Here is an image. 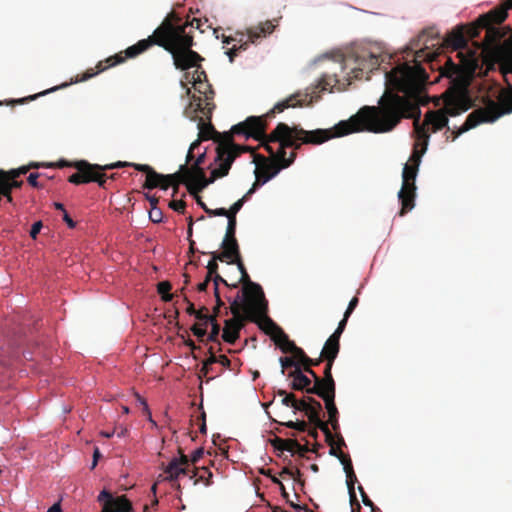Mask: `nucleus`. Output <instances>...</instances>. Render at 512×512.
Wrapping results in <instances>:
<instances>
[{"mask_svg": "<svg viewBox=\"0 0 512 512\" xmlns=\"http://www.w3.org/2000/svg\"><path fill=\"white\" fill-rule=\"evenodd\" d=\"M298 95L278 102L269 112L261 116H249L244 121L231 128L230 135H243L246 139L252 138L260 142L268 154H273V141H270V133L267 134L268 120L276 113H281L290 107L302 106V101L297 99Z\"/></svg>", "mask_w": 512, "mask_h": 512, "instance_id": "5", "label": "nucleus"}, {"mask_svg": "<svg viewBox=\"0 0 512 512\" xmlns=\"http://www.w3.org/2000/svg\"><path fill=\"white\" fill-rule=\"evenodd\" d=\"M345 473H346V482H347V488L350 496V501H356V493H355V482L357 481L356 474L353 469L352 463L345 464Z\"/></svg>", "mask_w": 512, "mask_h": 512, "instance_id": "31", "label": "nucleus"}, {"mask_svg": "<svg viewBox=\"0 0 512 512\" xmlns=\"http://www.w3.org/2000/svg\"><path fill=\"white\" fill-rule=\"evenodd\" d=\"M207 313H208V309L205 306H203L199 310H197V312L194 315L196 317V319L201 322L200 324H203V326H205Z\"/></svg>", "mask_w": 512, "mask_h": 512, "instance_id": "56", "label": "nucleus"}, {"mask_svg": "<svg viewBox=\"0 0 512 512\" xmlns=\"http://www.w3.org/2000/svg\"><path fill=\"white\" fill-rule=\"evenodd\" d=\"M325 440H326L327 444L330 446V454L339 459L340 452H342L341 447L345 446V441H344L343 437L341 435L338 436L337 446H335L336 442H335L334 435L332 433H331V438L328 439L325 436Z\"/></svg>", "mask_w": 512, "mask_h": 512, "instance_id": "37", "label": "nucleus"}, {"mask_svg": "<svg viewBox=\"0 0 512 512\" xmlns=\"http://www.w3.org/2000/svg\"><path fill=\"white\" fill-rule=\"evenodd\" d=\"M302 371L307 373L309 376H311L313 387L311 388L310 392L311 394L318 395L321 392L320 389V376L317 375V373L310 367L305 366L301 367Z\"/></svg>", "mask_w": 512, "mask_h": 512, "instance_id": "38", "label": "nucleus"}, {"mask_svg": "<svg viewBox=\"0 0 512 512\" xmlns=\"http://www.w3.org/2000/svg\"><path fill=\"white\" fill-rule=\"evenodd\" d=\"M169 207L176 212L184 213L186 203L183 200H174L170 202Z\"/></svg>", "mask_w": 512, "mask_h": 512, "instance_id": "54", "label": "nucleus"}, {"mask_svg": "<svg viewBox=\"0 0 512 512\" xmlns=\"http://www.w3.org/2000/svg\"><path fill=\"white\" fill-rule=\"evenodd\" d=\"M340 351V339L334 336H330L320 353L324 361L334 362Z\"/></svg>", "mask_w": 512, "mask_h": 512, "instance_id": "25", "label": "nucleus"}, {"mask_svg": "<svg viewBox=\"0 0 512 512\" xmlns=\"http://www.w3.org/2000/svg\"><path fill=\"white\" fill-rule=\"evenodd\" d=\"M209 358L203 362V365L211 367L212 364L218 362V356L215 355L213 347L208 349Z\"/></svg>", "mask_w": 512, "mask_h": 512, "instance_id": "59", "label": "nucleus"}, {"mask_svg": "<svg viewBox=\"0 0 512 512\" xmlns=\"http://www.w3.org/2000/svg\"><path fill=\"white\" fill-rule=\"evenodd\" d=\"M191 331L193 332V334L199 338L201 341H203V338L206 336L207 334V331H206V326H203V324H194L192 327H191Z\"/></svg>", "mask_w": 512, "mask_h": 512, "instance_id": "50", "label": "nucleus"}, {"mask_svg": "<svg viewBox=\"0 0 512 512\" xmlns=\"http://www.w3.org/2000/svg\"><path fill=\"white\" fill-rule=\"evenodd\" d=\"M228 300L230 301L229 309L233 317L225 321L222 338L225 342L234 344L240 337V331L244 326L243 322L246 320L245 306L242 303L240 293L233 300H230V298Z\"/></svg>", "mask_w": 512, "mask_h": 512, "instance_id": "15", "label": "nucleus"}, {"mask_svg": "<svg viewBox=\"0 0 512 512\" xmlns=\"http://www.w3.org/2000/svg\"><path fill=\"white\" fill-rule=\"evenodd\" d=\"M43 227V224L41 221H37L35 222L32 227H31V230H30V236L31 238L33 239H36L37 235L40 233L41 229Z\"/></svg>", "mask_w": 512, "mask_h": 512, "instance_id": "62", "label": "nucleus"}, {"mask_svg": "<svg viewBox=\"0 0 512 512\" xmlns=\"http://www.w3.org/2000/svg\"><path fill=\"white\" fill-rule=\"evenodd\" d=\"M278 23L279 19L275 18L272 20H266L256 26L248 28L246 34L243 32H236L234 38H236L235 42H238L239 46L234 45L227 51L230 62H233L234 57L237 55L238 51L247 49L249 42L255 43L258 39L272 34L275 28L278 26Z\"/></svg>", "mask_w": 512, "mask_h": 512, "instance_id": "12", "label": "nucleus"}, {"mask_svg": "<svg viewBox=\"0 0 512 512\" xmlns=\"http://www.w3.org/2000/svg\"><path fill=\"white\" fill-rule=\"evenodd\" d=\"M22 184L23 181H18L17 178L12 179L6 171L0 170V185L2 188V192L4 193V197H6L9 202H12V189L20 188Z\"/></svg>", "mask_w": 512, "mask_h": 512, "instance_id": "26", "label": "nucleus"}, {"mask_svg": "<svg viewBox=\"0 0 512 512\" xmlns=\"http://www.w3.org/2000/svg\"><path fill=\"white\" fill-rule=\"evenodd\" d=\"M200 146V141L199 140H196L194 141L193 143H191L190 147H189V150H188V153L186 155V161H185V164L188 166L189 164L191 165V163H193V161L195 160V157H194V150L196 148H198Z\"/></svg>", "mask_w": 512, "mask_h": 512, "instance_id": "49", "label": "nucleus"}, {"mask_svg": "<svg viewBox=\"0 0 512 512\" xmlns=\"http://www.w3.org/2000/svg\"><path fill=\"white\" fill-rule=\"evenodd\" d=\"M473 70H474L473 67H469L468 74H467V82L463 79L458 80L457 77L459 75L460 68L458 65L453 63V61L450 58H447L445 65L440 68V74H441V76H445V77L453 79V83L451 86H453L454 84L459 83V82H464L467 85V83L469 84V80H470V76H471L470 74H471V72H473Z\"/></svg>", "mask_w": 512, "mask_h": 512, "instance_id": "24", "label": "nucleus"}, {"mask_svg": "<svg viewBox=\"0 0 512 512\" xmlns=\"http://www.w3.org/2000/svg\"><path fill=\"white\" fill-rule=\"evenodd\" d=\"M421 142L423 144V149L419 150L417 148V145H415V147L413 149V152H412L411 156L409 157V160H408L407 164L415 165V166L419 167V165L421 163V158H422L423 154L425 153V151L427 149V145H425L423 141H421Z\"/></svg>", "mask_w": 512, "mask_h": 512, "instance_id": "41", "label": "nucleus"}, {"mask_svg": "<svg viewBox=\"0 0 512 512\" xmlns=\"http://www.w3.org/2000/svg\"><path fill=\"white\" fill-rule=\"evenodd\" d=\"M244 152H252V148L235 144L232 136L225 134L223 141L216 147L214 163L217 167L211 171L209 178L206 177L202 166H195L194 163L190 166L180 165L179 170L171 177L176 178L178 187L180 184H185L190 194H198L215 180L227 176L235 159Z\"/></svg>", "mask_w": 512, "mask_h": 512, "instance_id": "3", "label": "nucleus"}, {"mask_svg": "<svg viewBox=\"0 0 512 512\" xmlns=\"http://www.w3.org/2000/svg\"><path fill=\"white\" fill-rule=\"evenodd\" d=\"M317 396L324 401L329 416L328 422L331 424L332 429L337 431L339 429V412L335 404L336 392H320Z\"/></svg>", "mask_w": 512, "mask_h": 512, "instance_id": "23", "label": "nucleus"}, {"mask_svg": "<svg viewBox=\"0 0 512 512\" xmlns=\"http://www.w3.org/2000/svg\"><path fill=\"white\" fill-rule=\"evenodd\" d=\"M398 97L386 96L381 107L364 106L347 121H341L332 129L305 130L299 127L297 138L302 143L320 145L334 137H342L350 133L369 131L386 133L393 130L401 121L400 102Z\"/></svg>", "mask_w": 512, "mask_h": 512, "instance_id": "2", "label": "nucleus"}, {"mask_svg": "<svg viewBox=\"0 0 512 512\" xmlns=\"http://www.w3.org/2000/svg\"><path fill=\"white\" fill-rule=\"evenodd\" d=\"M480 29H484L483 27L480 26L479 22L477 21V24L474 25V26H471L468 31H467V34H468V37L473 39V38H476L478 35H479V30Z\"/></svg>", "mask_w": 512, "mask_h": 512, "instance_id": "63", "label": "nucleus"}, {"mask_svg": "<svg viewBox=\"0 0 512 512\" xmlns=\"http://www.w3.org/2000/svg\"><path fill=\"white\" fill-rule=\"evenodd\" d=\"M188 26L199 28L200 20L193 18L190 23L182 22L181 17L174 12L166 16V33L162 48L171 54L175 68L182 71L198 66L204 60L192 50L194 40L190 32L186 31Z\"/></svg>", "mask_w": 512, "mask_h": 512, "instance_id": "4", "label": "nucleus"}, {"mask_svg": "<svg viewBox=\"0 0 512 512\" xmlns=\"http://www.w3.org/2000/svg\"><path fill=\"white\" fill-rule=\"evenodd\" d=\"M512 112V90L500 93L498 102L488 99L484 107H480L471 112L463 125L458 130L451 131V140L455 141L461 134L475 128L482 123H491L496 121L504 114Z\"/></svg>", "mask_w": 512, "mask_h": 512, "instance_id": "7", "label": "nucleus"}, {"mask_svg": "<svg viewBox=\"0 0 512 512\" xmlns=\"http://www.w3.org/2000/svg\"><path fill=\"white\" fill-rule=\"evenodd\" d=\"M166 18L162 21V23L154 30L153 34L148 36L146 39H142L138 41L136 44L128 47L124 52L117 53L113 56L108 57L104 61L98 62L96 68L97 71H94V69L90 68L86 70L84 74H82L81 77L76 76L74 80L71 81V83H78L82 81H86L95 75H97L100 72L105 71L109 67H113L115 65L123 63L127 58H135L138 55L144 53L149 48H151L153 45H157L162 47L164 44V36L166 33Z\"/></svg>", "mask_w": 512, "mask_h": 512, "instance_id": "6", "label": "nucleus"}, {"mask_svg": "<svg viewBox=\"0 0 512 512\" xmlns=\"http://www.w3.org/2000/svg\"><path fill=\"white\" fill-rule=\"evenodd\" d=\"M191 479L195 478L194 484L203 483L205 486H210L213 484V474L212 472L206 468H194L192 475L190 476Z\"/></svg>", "mask_w": 512, "mask_h": 512, "instance_id": "29", "label": "nucleus"}, {"mask_svg": "<svg viewBox=\"0 0 512 512\" xmlns=\"http://www.w3.org/2000/svg\"><path fill=\"white\" fill-rule=\"evenodd\" d=\"M197 69L192 74L193 85L208 83L207 74L204 70L200 69V65L196 66Z\"/></svg>", "mask_w": 512, "mask_h": 512, "instance_id": "44", "label": "nucleus"}, {"mask_svg": "<svg viewBox=\"0 0 512 512\" xmlns=\"http://www.w3.org/2000/svg\"><path fill=\"white\" fill-rule=\"evenodd\" d=\"M31 167L38 168L39 165L38 164H31L29 166H22V167H20L18 169H12V170L8 171L7 174L10 175V178L16 179L20 175L26 174Z\"/></svg>", "mask_w": 512, "mask_h": 512, "instance_id": "45", "label": "nucleus"}, {"mask_svg": "<svg viewBox=\"0 0 512 512\" xmlns=\"http://www.w3.org/2000/svg\"><path fill=\"white\" fill-rule=\"evenodd\" d=\"M288 377L292 379L290 383L291 389L312 395L310 392L313 387L312 379L304 374L301 367H296V369L290 371Z\"/></svg>", "mask_w": 512, "mask_h": 512, "instance_id": "21", "label": "nucleus"}, {"mask_svg": "<svg viewBox=\"0 0 512 512\" xmlns=\"http://www.w3.org/2000/svg\"><path fill=\"white\" fill-rule=\"evenodd\" d=\"M228 224L226 228L225 237L222 241V252L219 258H230L233 255H238L239 245L236 239V225L237 220L233 217H227Z\"/></svg>", "mask_w": 512, "mask_h": 512, "instance_id": "18", "label": "nucleus"}, {"mask_svg": "<svg viewBox=\"0 0 512 512\" xmlns=\"http://www.w3.org/2000/svg\"><path fill=\"white\" fill-rule=\"evenodd\" d=\"M228 264H236L241 273L239 282L243 287L240 297L248 312V316L254 319L257 315L263 314L266 310V298L263 289L258 283L251 281L241 259L240 250L238 251V255L230 257Z\"/></svg>", "mask_w": 512, "mask_h": 512, "instance_id": "8", "label": "nucleus"}, {"mask_svg": "<svg viewBox=\"0 0 512 512\" xmlns=\"http://www.w3.org/2000/svg\"><path fill=\"white\" fill-rule=\"evenodd\" d=\"M298 129V126L290 127L283 122L278 123L275 129L270 133V141L278 145L276 149L273 147V154L275 153L282 158H287V148H293L294 150L300 149L303 143L300 138H297Z\"/></svg>", "mask_w": 512, "mask_h": 512, "instance_id": "14", "label": "nucleus"}, {"mask_svg": "<svg viewBox=\"0 0 512 512\" xmlns=\"http://www.w3.org/2000/svg\"><path fill=\"white\" fill-rule=\"evenodd\" d=\"M164 472L168 475L167 479L169 481H175L180 475L188 474V469L185 467H179L176 461H170Z\"/></svg>", "mask_w": 512, "mask_h": 512, "instance_id": "33", "label": "nucleus"}, {"mask_svg": "<svg viewBox=\"0 0 512 512\" xmlns=\"http://www.w3.org/2000/svg\"><path fill=\"white\" fill-rule=\"evenodd\" d=\"M285 445V451L295 453L296 448H300V443L295 439H285L282 442Z\"/></svg>", "mask_w": 512, "mask_h": 512, "instance_id": "53", "label": "nucleus"}, {"mask_svg": "<svg viewBox=\"0 0 512 512\" xmlns=\"http://www.w3.org/2000/svg\"><path fill=\"white\" fill-rule=\"evenodd\" d=\"M290 354L293 355L292 358L298 362V365L302 367V363L304 362L305 358L307 357L304 350L297 345L290 351Z\"/></svg>", "mask_w": 512, "mask_h": 512, "instance_id": "46", "label": "nucleus"}, {"mask_svg": "<svg viewBox=\"0 0 512 512\" xmlns=\"http://www.w3.org/2000/svg\"><path fill=\"white\" fill-rule=\"evenodd\" d=\"M192 120H198V123H197V127L199 129V141L201 142L202 140H209V139H214L217 143H220L221 141H223L224 139V136H225V133L224 134H219L214 126L212 125L211 123V120H208V122H205V120L202 118V117H198V116H193L191 117ZM219 144H217L218 146Z\"/></svg>", "mask_w": 512, "mask_h": 512, "instance_id": "22", "label": "nucleus"}, {"mask_svg": "<svg viewBox=\"0 0 512 512\" xmlns=\"http://www.w3.org/2000/svg\"><path fill=\"white\" fill-rule=\"evenodd\" d=\"M445 43L447 46H450L453 49L458 50L468 45V39L463 33V30L461 28H458L447 35Z\"/></svg>", "mask_w": 512, "mask_h": 512, "instance_id": "28", "label": "nucleus"}, {"mask_svg": "<svg viewBox=\"0 0 512 512\" xmlns=\"http://www.w3.org/2000/svg\"><path fill=\"white\" fill-rule=\"evenodd\" d=\"M193 101L196 102V108L194 112H199L203 114L207 120H211L212 112L215 108V104L211 102V100H206L205 105L202 104V100L200 97H196L193 95Z\"/></svg>", "mask_w": 512, "mask_h": 512, "instance_id": "32", "label": "nucleus"}, {"mask_svg": "<svg viewBox=\"0 0 512 512\" xmlns=\"http://www.w3.org/2000/svg\"><path fill=\"white\" fill-rule=\"evenodd\" d=\"M428 81V75L419 64L411 66L408 63L400 64L389 72H385L386 91L379 100L381 107L386 96L398 97L400 100V113L402 118L414 119V130L418 141L428 145L429 127L437 132L447 127L448 116H458L473 107L468 84L459 82L450 86L443 94L444 107L436 111H428L424 122L419 123L421 110L419 101L422 90Z\"/></svg>", "mask_w": 512, "mask_h": 512, "instance_id": "1", "label": "nucleus"}, {"mask_svg": "<svg viewBox=\"0 0 512 512\" xmlns=\"http://www.w3.org/2000/svg\"><path fill=\"white\" fill-rule=\"evenodd\" d=\"M419 167L415 165L405 164L402 171V187L398 192V198L401 203L399 211L400 216H404L415 206L416 185L415 180Z\"/></svg>", "mask_w": 512, "mask_h": 512, "instance_id": "13", "label": "nucleus"}, {"mask_svg": "<svg viewBox=\"0 0 512 512\" xmlns=\"http://www.w3.org/2000/svg\"><path fill=\"white\" fill-rule=\"evenodd\" d=\"M512 7V0H509V3L505 7L496 8L489 13L482 15L479 17L478 22L481 27L487 29L486 39L488 40L490 33L492 31V24H501L504 22L508 16V8Z\"/></svg>", "mask_w": 512, "mask_h": 512, "instance_id": "19", "label": "nucleus"}, {"mask_svg": "<svg viewBox=\"0 0 512 512\" xmlns=\"http://www.w3.org/2000/svg\"><path fill=\"white\" fill-rule=\"evenodd\" d=\"M348 318H346V314L344 313L343 319L339 322L338 327L333 332L332 336L337 337L340 339L343 331L345 330L346 324H347Z\"/></svg>", "mask_w": 512, "mask_h": 512, "instance_id": "55", "label": "nucleus"}, {"mask_svg": "<svg viewBox=\"0 0 512 512\" xmlns=\"http://www.w3.org/2000/svg\"><path fill=\"white\" fill-rule=\"evenodd\" d=\"M205 212L209 216H225V217H227V215H228V212H226L225 208H217V209L205 208Z\"/></svg>", "mask_w": 512, "mask_h": 512, "instance_id": "58", "label": "nucleus"}, {"mask_svg": "<svg viewBox=\"0 0 512 512\" xmlns=\"http://www.w3.org/2000/svg\"><path fill=\"white\" fill-rule=\"evenodd\" d=\"M220 330V325L218 323H213V326H211V332L207 336L206 342H217L218 344H220L218 340Z\"/></svg>", "mask_w": 512, "mask_h": 512, "instance_id": "48", "label": "nucleus"}, {"mask_svg": "<svg viewBox=\"0 0 512 512\" xmlns=\"http://www.w3.org/2000/svg\"><path fill=\"white\" fill-rule=\"evenodd\" d=\"M252 194H248V192L239 200H237L229 209H226L228 212L227 217L236 218L237 213L241 210L244 203L249 199Z\"/></svg>", "mask_w": 512, "mask_h": 512, "instance_id": "40", "label": "nucleus"}, {"mask_svg": "<svg viewBox=\"0 0 512 512\" xmlns=\"http://www.w3.org/2000/svg\"><path fill=\"white\" fill-rule=\"evenodd\" d=\"M268 312V302L266 301V310L263 314L257 315L254 319H251L248 316V312L246 308H244V313L246 320L257 323L259 328L263 330L267 335L273 339L276 334H278L279 330H282L280 326H278L270 317L267 316Z\"/></svg>", "mask_w": 512, "mask_h": 512, "instance_id": "20", "label": "nucleus"}, {"mask_svg": "<svg viewBox=\"0 0 512 512\" xmlns=\"http://www.w3.org/2000/svg\"><path fill=\"white\" fill-rule=\"evenodd\" d=\"M68 85H69L68 83H63V84H61V85H59V86L52 87V88L47 89V90H45V91H43V92H40V93H37V94L31 95V96H28V97H24V98L18 99V100H16L15 102H16V103H19V104H23V103H26V102H28V101L35 100L36 98H38V97H40V96H42V95H46V94H48V93H50V92H54V91H56V90H58V89L65 88V87H67Z\"/></svg>", "mask_w": 512, "mask_h": 512, "instance_id": "42", "label": "nucleus"}, {"mask_svg": "<svg viewBox=\"0 0 512 512\" xmlns=\"http://www.w3.org/2000/svg\"><path fill=\"white\" fill-rule=\"evenodd\" d=\"M325 440H326L327 444L330 446V454L339 459L340 452H342L341 447L345 446V441H344L343 437L341 435L338 436L337 446H335L336 442H335L334 435L332 433H331V438L328 439L325 436Z\"/></svg>", "mask_w": 512, "mask_h": 512, "instance_id": "36", "label": "nucleus"}, {"mask_svg": "<svg viewBox=\"0 0 512 512\" xmlns=\"http://www.w3.org/2000/svg\"><path fill=\"white\" fill-rule=\"evenodd\" d=\"M294 399H295V394L289 393V394L285 395V397L282 398L281 403H282V405H284L286 407L293 408Z\"/></svg>", "mask_w": 512, "mask_h": 512, "instance_id": "64", "label": "nucleus"}, {"mask_svg": "<svg viewBox=\"0 0 512 512\" xmlns=\"http://www.w3.org/2000/svg\"><path fill=\"white\" fill-rule=\"evenodd\" d=\"M149 218L154 223L161 222L163 218L162 211L157 207L151 208L149 211Z\"/></svg>", "mask_w": 512, "mask_h": 512, "instance_id": "52", "label": "nucleus"}, {"mask_svg": "<svg viewBox=\"0 0 512 512\" xmlns=\"http://www.w3.org/2000/svg\"><path fill=\"white\" fill-rule=\"evenodd\" d=\"M283 353H290V351L296 346V344L289 339L288 335L282 330H279L278 334L272 339Z\"/></svg>", "mask_w": 512, "mask_h": 512, "instance_id": "30", "label": "nucleus"}, {"mask_svg": "<svg viewBox=\"0 0 512 512\" xmlns=\"http://www.w3.org/2000/svg\"><path fill=\"white\" fill-rule=\"evenodd\" d=\"M110 503L115 512H134L131 502L125 495L113 497Z\"/></svg>", "mask_w": 512, "mask_h": 512, "instance_id": "34", "label": "nucleus"}, {"mask_svg": "<svg viewBox=\"0 0 512 512\" xmlns=\"http://www.w3.org/2000/svg\"><path fill=\"white\" fill-rule=\"evenodd\" d=\"M326 363L323 377H320V389L322 392H336V383L332 375L334 362L324 361Z\"/></svg>", "mask_w": 512, "mask_h": 512, "instance_id": "27", "label": "nucleus"}, {"mask_svg": "<svg viewBox=\"0 0 512 512\" xmlns=\"http://www.w3.org/2000/svg\"><path fill=\"white\" fill-rule=\"evenodd\" d=\"M128 164L127 167H133L135 170L143 172L146 174V181L143 185L146 189H154L159 187L162 190H167L170 186L173 187L175 195L178 191V186L176 182V178L171 177L172 174L163 175L157 173L151 166L147 164H137L126 162Z\"/></svg>", "mask_w": 512, "mask_h": 512, "instance_id": "17", "label": "nucleus"}, {"mask_svg": "<svg viewBox=\"0 0 512 512\" xmlns=\"http://www.w3.org/2000/svg\"><path fill=\"white\" fill-rule=\"evenodd\" d=\"M55 166L62 168L66 166H73L77 169V172L69 176L68 181L75 185L84 183L96 182L102 188H105L107 176L103 171L111 170L115 168H123L128 166L125 161H118L107 165L91 164L85 160L77 161L75 163H69L65 160H61Z\"/></svg>", "mask_w": 512, "mask_h": 512, "instance_id": "9", "label": "nucleus"}, {"mask_svg": "<svg viewBox=\"0 0 512 512\" xmlns=\"http://www.w3.org/2000/svg\"><path fill=\"white\" fill-rule=\"evenodd\" d=\"M171 289L172 285L168 281L159 282L157 285V291L165 302H169L173 299V294L170 293Z\"/></svg>", "mask_w": 512, "mask_h": 512, "instance_id": "39", "label": "nucleus"}, {"mask_svg": "<svg viewBox=\"0 0 512 512\" xmlns=\"http://www.w3.org/2000/svg\"><path fill=\"white\" fill-rule=\"evenodd\" d=\"M180 457L179 458H173L171 461H176L177 465L179 467H185L189 470V463L191 460L188 458L187 455L183 453L181 449H179Z\"/></svg>", "mask_w": 512, "mask_h": 512, "instance_id": "51", "label": "nucleus"}, {"mask_svg": "<svg viewBox=\"0 0 512 512\" xmlns=\"http://www.w3.org/2000/svg\"><path fill=\"white\" fill-rule=\"evenodd\" d=\"M269 155L270 158L263 155H255L254 162L256 163V168L254 173L256 180L248 190V194H253L258 187L274 178L282 169L289 167L296 158L295 151H292L288 158H282L275 153Z\"/></svg>", "mask_w": 512, "mask_h": 512, "instance_id": "10", "label": "nucleus"}, {"mask_svg": "<svg viewBox=\"0 0 512 512\" xmlns=\"http://www.w3.org/2000/svg\"><path fill=\"white\" fill-rule=\"evenodd\" d=\"M279 361L282 366V370H281L282 374H284L286 368L294 367V369H296V367H300L298 365V362L296 360H294V358H292V357H281L279 359Z\"/></svg>", "mask_w": 512, "mask_h": 512, "instance_id": "47", "label": "nucleus"}, {"mask_svg": "<svg viewBox=\"0 0 512 512\" xmlns=\"http://www.w3.org/2000/svg\"><path fill=\"white\" fill-rule=\"evenodd\" d=\"M212 259L208 262L207 265V275L206 277H210L212 279V276L218 273V263L217 261L221 262H227L230 261V258H218L221 255V252H211Z\"/></svg>", "mask_w": 512, "mask_h": 512, "instance_id": "35", "label": "nucleus"}, {"mask_svg": "<svg viewBox=\"0 0 512 512\" xmlns=\"http://www.w3.org/2000/svg\"><path fill=\"white\" fill-rule=\"evenodd\" d=\"M194 89L200 94L204 95L205 100H212L214 97V90L209 83L193 85Z\"/></svg>", "mask_w": 512, "mask_h": 512, "instance_id": "43", "label": "nucleus"}, {"mask_svg": "<svg viewBox=\"0 0 512 512\" xmlns=\"http://www.w3.org/2000/svg\"><path fill=\"white\" fill-rule=\"evenodd\" d=\"M358 302H359V300H358V298H357L356 296H355V297H353V298L350 300V302H349V304H348V307H347V309H346V311H345L346 318H349V317H350V315L352 314V312L354 311V309L357 307Z\"/></svg>", "mask_w": 512, "mask_h": 512, "instance_id": "61", "label": "nucleus"}, {"mask_svg": "<svg viewBox=\"0 0 512 512\" xmlns=\"http://www.w3.org/2000/svg\"><path fill=\"white\" fill-rule=\"evenodd\" d=\"M293 409L304 412L311 424L318 427L328 439L331 438L328 423L321 419L322 405L318 400L311 396H304L300 400L295 397Z\"/></svg>", "mask_w": 512, "mask_h": 512, "instance_id": "16", "label": "nucleus"}, {"mask_svg": "<svg viewBox=\"0 0 512 512\" xmlns=\"http://www.w3.org/2000/svg\"><path fill=\"white\" fill-rule=\"evenodd\" d=\"M343 63L344 68H350L352 78L358 80L363 78L368 80L370 73L380 67L379 56L367 49H361L345 56Z\"/></svg>", "mask_w": 512, "mask_h": 512, "instance_id": "11", "label": "nucleus"}, {"mask_svg": "<svg viewBox=\"0 0 512 512\" xmlns=\"http://www.w3.org/2000/svg\"><path fill=\"white\" fill-rule=\"evenodd\" d=\"M112 499H113L112 494L107 490H102L97 498V500L103 504L112 501Z\"/></svg>", "mask_w": 512, "mask_h": 512, "instance_id": "60", "label": "nucleus"}, {"mask_svg": "<svg viewBox=\"0 0 512 512\" xmlns=\"http://www.w3.org/2000/svg\"><path fill=\"white\" fill-rule=\"evenodd\" d=\"M322 356L320 355L317 359H312L310 357H306L304 362L302 363V367L308 366L312 368L313 366H318L321 362H323Z\"/></svg>", "mask_w": 512, "mask_h": 512, "instance_id": "57", "label": "nucleus"}]
</instances>
